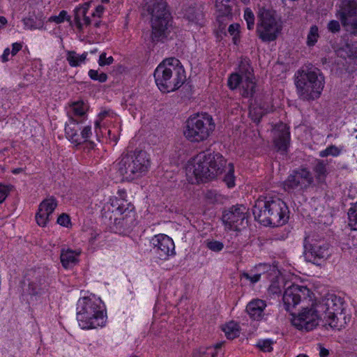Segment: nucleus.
Here are the masks:
<instances>
[{
    "instance_id": "f257e3e1",
    "label": "nucleus",
    "mask_w": 357,
    "mask_h": 357,
    "mask_svg": "<svg viewBox=\"0 0 357 357\" xmlns=\"http://www.w3.org/2000/svg\"><path fill=\"white\" fill-rule=\"evenodd\" d=\"M255 219L264 226L279 227L289 219V209L278 197L267 195L260 196L252 208Z\"/></svg>"
},
{
    "instance_id": "f03ea898",
    "label": "nucleus",
    "mask_w": 357,
    "mask_h": 357,
    "mask_svg": "<svg viewBox=\"0 0 357 357\" xmlns=\"http://www.w3.org/2000/svg\"><path fill=\"white\" fill-rule=\"evenodd\" d=\"M225 164L226 160L222 155L206 151L188 161L186 172L188 174L194 175L197 182H205L221 174Z\"/></svg>"
},
{
    "instance_id": "7ed1b4c3",
    "label": "nucleus",
    "mask_w": 357,
    "mask_h": 357,
    "mask_svg": "<svg viewBox=\"0 0 357 357\" xmlns=\"http://www.w3.org/2000/svg\"><path fill=\"white\" fill-rule=\"evenodd\" d=\"M144 10L151 16L153 43H164L167 40L172 26V16L165 0H148Z\"/></svg>"
},
{
    "instance_id": "20e7f679",
    "label": "nucleus",
    "mask_w": 357,
    "mask_h": 357,
    "mask_svg": "<svg viewBox=\"0 0 357 357\" xmlns=\"http://www.w3.org/2000/svg\"><path fill=\"white\" fill-rule=\"evenodd\" d=\"M155 83L164 93L174 91L185 81V72L180 61L174 57L165 59L154 71Z\"/></svg>"
},
{
    "instance_id": "39448f33",
    "label": "nucleus",
    "mask_w": 357,
    "mask_h": 357,
    "mask_svg": "<svg viewBox=\"0 0 357 357\" xmlns=\"http://www.w3.org/2000/svg\"><path fill=\"white\" fill-rule=\"evenodd\" d=\"M77 319L83 329L104 326L107 321L104 303L94 296L79 298L77 304Z\"/></svg>"
},
{
    "instance_id": "423d86ee",
    "label": "nucleus",
    "mask_w": 357,
    "mask_h": 357,
    "mask_svg": "<svg viewBox=\"0 0 357 357\" xmlns=\"http://www.w3.org/2000/svg\"><path fill=\"white\" fill-rule=\"evenodd\" d=\"M241 96L246 98H254L250 104L249 115L253 121L258 123L264 115L272 110V103L268 95L256 96L255 77L243 78L237 84Z\"/></svg>"
},
{
    "instance_id": "0eeeda50",
    "label": "nucleus",
    "mask_w": 357,
    "mask_h": 357,
    "mask_svg": "<svg viewBox=\"0 0 357 357\" xmlns=\"http://www.w3.org/2000/svg\"><path fill=\"white\" fill-rule=\"evenodd\" d=\"M324 77L317 69L298 70L295 84L299 98L310 101L319 98L324 87Z\"/></svg>"
},
{
    "instance_id": "6e6552de",
    "label": "nucleus",
    "mask_w": 357,
    "mask_h": 357,
    "mask_svg": "<svg viewBox=\"0 0 357 357\" xmlns=\"http://www.w3.org/2000/svg\"><path fill=\"white\" fill-rule=\"evenodd\" d=\"M123 180L132 181L142 176L150 167V159L143 151L123 153L116 164Z\"/></svg>"
},
{
    "instance_id": "1a4fd4ad",
    "label": "nucleus",
    "mask_w": 357,
    "mask_h": 357,
    "mask_svg": "<svg viewBox=\"0 0 357 357\" xmlns=\"http://www.w3.org/2000/svg\"><path fill=\"white\" fill-rule=\"evenodd\" d=\"M215 123L207 113L190 116L185 122L183 135L190 142L199 143L206 140L213 132Z\"/></svg>"
},
{
    "instance_id": "9d476101",
    "label": "nucleus",
    "mask_w": 357,
    "mask_h": 357,
    "mask_svg": "<svg viewBox=\"0 0 357 357\" xmlns=\"http://www.w3.org/2000/svg\"><path fill=\"white\" fill-rule=\"evenodd\" d=\"M282 26L277 19L275 12L264 7L259 8L257 13L256 33L264 43H271L279 36Z\"/></svg>"
},
{
    "instance_id": "9b49d317",
    "label": "nucleus",
    "mask_w": 357,
    "mask_h": 357,
    "mask_svg": "<svg viewBox=\"0 0 357 357\" xmlns=\"http://www.w3.org/2000/svg\"><path fill=\"white\" fill-rule=\"evenodd\" d=\"M317 305V310L321 312L328 324L333 328H339L337 316L342 314L344 310L343 299L335 294H328Z\"/></svg>"
},
{
    "instance_id": "f8f14e48",
    "label": "nucleus",
    "mask_w": 357,
    "mask_h": 357,
    "mask_svg": "<svg viewBox=\"0 0 357 357\" xmlns=\"http://www.w3.org/2000/svg\"><path fill=\"white\" fill-rule=\"evenodd\" d=\"M248 208L243 204H236L225 211L222 222L227 230L238 231L248 225Z\"/></svg>"
},
{
    "instance_id": "ddd939ff",
    "label": "nucleus",
    "mask_w": 357,
    "mask_h": 357,
    "mask_svg": "<svg viewBox=\"0 0 357 357\" xmlns=\"http://www.w3.org/2000/svg\"><path fill=\"white\" fill-rule=\"evenodd\" d=\"M291 319L292 324L298 330L310 331L315 328L319 319L321 318V312L317 310V305L315 303L310 307H304L297 314L294 315Z\"/></svg>"
},
{
    "instance_id": "4468645a",
    "label": "nucleus",
    "mask_w": 357,
    "mask_h": 357,
    "mask_svg": "<svg viewBox=\"0 0 357 357\" xmlns=\"http://www.w3.org/2000/svg\"><path fill=\"white\" fill-rule=\"evenodd\" d=\"M314 183V177L309 169L301 167L291 172L284 181L285 190L304 191Z\"/></svg>"
},
{
    "instance_id": "2eb2a0df",
    "label": "nucleus",
    "mask_w": 357,
    "mask_h": 357,
    "mask_svg": "<svg viewBox=\"0 0 357 357\" xmlns=\"http://www.w3.org/2000/svg\"><path fill=\"white\" fill-rule=\"evenodd\" d=\"M337 17L347 31L357 35V0H342Z\"/></svg>"
},
{
    "instance_id": "dca6fc26",
    "label": "nucleus",
    "mask_w": 357,
    "mask_h": 357,
    "mask_svg": "<svg viewBox=\"0 0 357 357\" xmlns=\"http://www.w3.org/2000/svg\"><path fill=\"white\" fill-rule=\"evenodd\" d=\"M310 294V289L304 286L292 284L288 287L283 294L282 301L284 309L288 312L291 310Z\"/></svg>"
},
{
    "instance_id": "f3484780",
    "label": "nucleus",
    "mask_w": 357,
    "mask_h": 357,
    "mask_svg": "<svg viewBox=\"0 0 357 357\" xmlns=\"http://www.w3.org/2000/svg\"><path fill=\"white\" fill-rule=\"evenodd\" d=\"M304 247L306 258L313 263L329 255L328 245L324 240L305 239Z\"/></svg>"
},
{
    "instance_id": "a211bd4d",
    "label": "nucleus",
    "mask_w": 357,
    "mask_h": 357,
    "mask_svg": "<svg viewBox=\"0 0 357 357\" xmlns=\"http://www.w3.org/2000/svg\"><path fill=\"white\" fill-rule=\"evenodd\" d=\"M155 252L160 259H167L175 254V245L173 240L167 235L160 234L154 236L151 241Z\"/></svg>"
},
{
    "instance_id": "6ab92c4d",
    "label": "nucleus",
    "mask_w": 357,
    "mask_h": 357,
    "mask_svg": "<svg viewBox=\"0 0 357 357\" xmlns=\"http://www.w3.org/2000/svg\"><path fill=\"white\" fill-rule=\"evenodd\" d=\"M87 107L83 101L73 102L66 108L68 121L65 127L73 126L83 123L86 118Z\"/></svg>"
},
{
    "instance_id": "aec40b11",
    "label": "nucleus",
    "mask_w": 357,
    "mask_h": 357,
    "mask_svg": "<svg viewBox=\"0 0 357 357\" xmlns=\"http://www.w3.org/2000/svg\"><path fill=\"white\" fill-rule=\"evenodd\" d=\"M255 77L253 69L248 59H242L238 65V72L232 73L228 79V86L234 90L237 89V84L243 78Z\"/></svg>"
},
{
    "instance_id": "412c9836",
    "label": "nucleus",
    "mask_w": 357,
    "mask_h": 357,
    "mask_svg": "<svg viewBox=\"0 0 357 357\" xmlns=\"http://www.w3.org/2000/svg\"><path fill=\"white\" fill-rule=\"evenodd\" d=\"M57 206V202L53 197L44 199L39 205L38 211L36 215L37 224L45 227L50 220L51 215Z\"/></svg>"
},
{
    "instance_id": "4be33fe9",
    "label": "nucleus",
    "mask_w": 357,
    "mask_h": 357,
    "mask_svg": "<svg viewBox=\"0 0 357 357\" xmlns=\"http://www.w3.org/2000/svg\"><path fill=\"white\" fill-rule=\"evenodd\" d=\"M273 142L279 151L282 153L287 151L290 143V132L286 124L280 123L275 126Z\"/></svg>"
},
{
    "instance_id": "5701e85b",
    "label": "nucleus",
    "mask_w": 357,
    "mask_h": 357,
    "mask_svg": "<svg viewBox=\"0 0 357 357\" xmlns=\"http://www.w3.org/2000/svg\"><path fill=\"white\" fill-rule=\"evenodd\" d=\"M79 128L78 125L65 127V132L67 139L75 145L81 144L83 142H88V139L92 135L91 126H84L79 134Z\"/></svg>"
},
{
    "instance_id": "b1692460",
    "label": "nucleus",
    "mask_w": 357,
    "mask_h": 357,
    "mask_svg": "<svg viewBox=\"0 0 357 357\" xmlns=\"http://www.w3.org/2000/svg\"><path fill=\"white\" fill-rule=\"evenodd\" d=\"M266 303L261 299H253L246 306V312L250 319L256 321L261 320L264 316Z\"/></svg>"
},
{
    "instance_id": "393cba45",
    "label": "nucleus",
    "mask_w": 357,
    "mask_h": 357,
    "mask_svg": "<svg viewBox=\"0 0 357 357\" xmlns=\"http://www.w3.org/2000/svg\"><path fill=\"white\" fill-rule=\"evenodd\" d=\"M79 251L71 249H62L60 255V259L62 266L65 268H70L78 262Z\"/></svg>"
},
{
    "instance_id": "a878e982",
    "label": "nucleus",
    "mask_w": 357,
    "mask_h": 357,
    "mask_svg": "<svg viewBox=\"0 0 357 357\" xmlns=\"http://www.w3.org/2000/svg\"><path fill=\"white\" fill-rule=\"evenodd\" d=\"M223 343H218L215 346L200 347L194 351L192 357H220L222 355V347Z\"/></svg>"
},
{
    "instance_id": "bb28decb",
    "label": "nucleus",
    "mask_w": 357,
    "mask_h": 357,
    "mask_svg": "<svg viewBox=\"0 0 357 357\" xmlns=\"http://www.w3.org/2000/svg\"><path fill=\"white\" fill-rule=\"evenodd\" d=\"M327 162L323 160H317L312 167L315 180L319 185L325 183L328 175Z\"/></svg>"
},
{
    "instance_id": "cd10ccee",
    "label": "nucleus",
    "mask_w": 357,
    "mask_h": 357,
    "mask_svg": "<svg viewBox=\"0 0 357 357\" xmlns=\"http://www.w3.org/2000/svg\"><path fill=\"white\" fill-rule=\"evenodd\" d=\"M107 118L114 119L116 118V114L112 110H103L98 114V119L95 122V132L96 136L99 137L100 135H102V126L107 125Z\"/></svg>"
},
{
    "instance_id": "c85d7f7f",
    "label": "nucleus",
    "mask_w": 357,
    "mask_h": 357,
    "mask_svg": "<svg viewBox=\"0 0 357 357\" xmlns=\"http://www.w3.org/2000/svg\"><path fill=\"white\" fill-rule=\"evenodd\" d=\"M91 1L85 2L83 4L75 8V22L79 31L83 29L82 20L85 17L86 13L90 7Z\"/></svg>"
},
{
    "instance_id": "c756f323",
    "label": "nucleus",
    "mask_w": 357,
    "mask_h": 357,
    "mask_svg": "<svg viewBox=\"0 0 357 357\" xmlns=\"http://www.w3.org/2000/svg\"><path fill=\"white\" fill-rule=\"evenodd\" d=\"M111 205L114 208L112 211L114 210L119 214L123 215L125 213H130L133 210V206L130 205L125 201L123 199H118L115 197L114 199H111Z\"/></svg>"
},
{
    "instance_id": "7c9ffc66",
    "label": "nucleus",
    "mask_w": 357,
    "mask_h": 357,
    "mask_svg": "<svg viewBox=\"0 0 357 357\" xmlns=\"http://www.w3.org/2000/svg\"><path fill=\"white\" fill-rule=\"evenodd\" d=\"M87 55V52H84L82 54L79 55L75 51H68L66 60L71 67H77L85 61Z\"/></svg>"
},
{
    "instance_id": "2f4dec72",
    "label": "nucleus",
    "mask_w": 357,
    "mask_h": 357,
    "mask_svg": "<svg viewBox=\"0 0 357 357\" xmlns=\"http://www.w3.org/2000/svg\"><path fill=\"white\" fill-rule=\"evenodd\" d=\"M223 172H226L223 178L224 182L228 188H233L235 185L234 167L233 163L229 162L227 165L226 163L223 167Z\"/></svg>"
},
{
    "instance_id": "473e14b6",
    "label": "nucleus",
    "mask_w": 357,
    "mask_h": 357,
    "mask_svg": "<svg viewBox=\"0 0 357 357\" xmlns=\"http://www.w3.org/2000/svg\"><path fill=\"white\" fill-rule=\"evenodd\" d=\"M343 149V146H337L331 144L327 146L325 149L319 152V156L321 158H326L330 155L333 157H337L342 154Z\"/></svg>"
},
{
    "instance_id": "72a5a7b5",
    "label": "nucleus",
    "mask_w": 357,
    "mask_h": 357,
    "mask_svg": "<svg viewBox=\"0 0 357 357\" xmlns=\"http://www.w3.org/2000/svg\"><path fill=\"white\" fill-rule=\"evenodd\" d=\"M319 37L320 36L318 26L317 25L311 26L307 36V46L309 47H314L317 43Z\"/></svg>"
},
{
    "instance_id": "f704fd0d",
    "label": "nucleus",
    "mask_w": 357,
    "mask_h": 357,
    "mask_svg": "<svg viewBox=\"0 0 357 357\" xmlns=\"http://www.w3.org/2000/svg\"><path fill=\"white\" fill-rule=\"evenodd\" d=\"M223 331L228 339L232 340L239 335L238 325L234 321H231L225 325Z\"/></svg>"
},
{
    "instance_id": "c9c22d12",
    "label": "nucleus",
    "mask_w": 357,
    "mask_h": 357,
    "mask_svg": "<svg viewBox=\"0 0 357 357\" xmlns=\"http://www.w3.org/2000/svg\"><path fill=\"white\" fill-rule=\"evenodd\" d=\"M348 217L349 225L354 230H357V202L349 209Z\"/></svg>"
},
{
    "instance_id": "e433bc0d",
    "label": "nucleus",
    "mask_w": 357,
    "mask_h": 357,
    "mask_svg": "<svg viewBox=\"0 0 357 357\" xmlns=\"http://www.w3.org/2000/svg\"><path fill=\"white\" fill-rule=\"evenodd\" d=\"M243 17L246 22L248 29L253 30L255 26V17L250 8H246L245 9Z\"/></svg>"
},
{
    "instance_id": "4c0bfd02",
    "label": "nucleus",
    "mask_w": 357,
    "mask_h": 357,
    "mask_svg": "<svg viewBox=\"0 0 357 357\" xmlns=\"http://www.w3.org/2000/svg\"><path fill=\"white\" fill-rule=\"evenodd\" d=\"M89 77L95 81H98L99 82L103 83L105 82L107 79V75L105 73H99L96 70H90L89 71Z\"/></svg>"
},
{
    "instance_id": "58836bf2",
    "label": "nucleus",
    "mask_w": 357,
    "mask_h": 357,
    "mask_svg": "<svg viewBox=\"0 0 357 357\" xmlns=\"http://www.w3.org/2000/svg\"><path fill=\"white\" fill-rule=\"evenodd\" d=\"M261 273H252V271L250 273L243 272L241 274V278H245L248 280L250 284H255L257 282L259 281L261 278Z\"/></svg>"
},
{
    "instance_id": "ea45409f",
    "label": "nucleus",
    "mask_w": 357,
    "mask_h": 357,
    "mask_svg": "<svg viewBox=\"0 0 357 357\" xmlns=\"http://www.w3.org/2000/svg\"><path fill=\"white\" fill-rule=\"evenodd\" d=\"M206 247L213 252H220L224 248V244L218 241H206Z\"/></svg>"
},
{
    "instance_id": "a19ab883",
    "label": "nucleus",
    "mask_w": 357,
    "mask_h": 357,
    "mask_svg": "<svg viewBox=\"0 0 357 357\" xmlns=\"http://www.w3.org/2000/svg\"><path fill=\"white\" fill-rule=\"evenodd\" d=\"M273 341L271 340H261L257 343V346L263 351L270 352L273 350Z\"/></svg>"
},
{
    "instance_id": "79ce46f5",
    "label": "nucleus",
    "mask_w": 357,
    "mask_h": 357,
    "mask_svg": "<svg viewBox=\"0 0 357 357\" xmlns=\"http://www.w3.org/2000/svg\"><path fill=\"white\" fill-rule=\"evenodd\" d=\"M70 17H68V13L66 10H61L59 15L51 16L49 18L50 22H55L56 24H61L65 20H69Z\"/></svg>"
},
{
    "instance_id": "37998d69",
    "label": "nucleus",
    "mask_w": 357,
    "mask_h": 357,
    "mask_svg": "<svg viewBox=\"0 0 357 357\" xmlns=\"http://www.w3.org/2000/svg\"><path fill=\"white\" fill-rule=\"evenodd\" d=\"M230 0H215V6L220 12L223 14H228L230 13V8L226 3Z\"/></svg>"
},
{
    "instance_id": "c03bdc74",
    "label": "nucleus",
    "mask_w": 357,
    "mask_h": 357,
    "mask_svg": "<svg viewBox=\"0 0 357 357\" xmlns=\"http://www.w3.org/2000/svg\"><path fill=\"white\" fill-rule=\"evenodd\" d=\"M113 62H114V58L112 56L107 57V54L105 52H102L100 54V55L99 56V60H98L99 66H109V65L112 64Z\"/></svg>"
},
{
    "instance_id": "a18cd8bd",
    "label": "nucleus",
    "mask_w": 357,
    "mask_h": 357,
    "mask_svg": "<svg viewBox=\"0 0 357 357\" xmlns=\"http://www.w3.org/2000/svg\"><path fill=\"white\" fill-rule=\"evenodd\" d=\"M344 50L345 51L347 56L351 59H357V47H354V45H347Z\"/></svg>"
},
{
    "instance_id": "49530a36",
    "label": "nucleus",
    "mask_w": 357,
    "mask_h": 357,
    "mask_svg": "<svg viewBox=\"0 0 357 357\" xmlns=\"http://www.w3.org/2000/svg\"><path fill=\"white\" fill-rule=\"evenodd\" d=\"M22 22L26 29H35L38 27L36 22L33 17H25L22 20Z\"/></svg>"
},
{
    "instance_id": "de8ad7c7",
    "label": "nucleus",
    "mask_w": 357,
    "mask_h": 357,
    "mask_svg": "<svg viewBox=\"0 0 357 357\" xmlns=\"http://www.w3.org/2000/svg\"><path fill=\"white\" fill-rule=\"evenodd\" d=\"M11 186L0 184V204L2 203L7 197Z\"/></svg>"
},
{
    "instance_id": "09e8293b",
    "label": "nucleus",
    "mask_w": 357,
    "mask_h": 357,
    "mask_svg": "<svg viewBox=\"0 0 357 357\" xmlns=\"http://www.w3.org/2000/svg\"><path fill=\"white\" fill-rule=\"evenodd\" d=\"M327 28L332 33H337L340 30V24L338 21L331 20L328 23Z\"/></svg>"
},
{
    "instance_id": "8fccbe9b",
    "label": "nucleus",
    "mask_w": 357,
    "mask_h": 357,
    "mask_svg": "<svg viewBox=\"0 0 357 357\" xmlns=\"http://www.w3.org/2000/svg\"><path fill=\"white\" fill-rule=\"evenodd\" d=\"M70 222L69 216L67 214L63 213L57 218V223L63 227H68Z\"/></svg>"
},
{
    "instance_id": "3c124183",
    "label": "nucleus",
    "mask_w": 357,
    "mask_h": 357,
    "mask_svg": "<svg viewBox=\"0 0 357 357\" xmlns=\"http://www.w3.org/2000/svg\"><path fill=\"white\" fill-rule=\"evenodd\" d=\"M240 25L237 23L229 25L228 28V32L231 36H234V39H236V36L239 33Z\"/></svg>"
},
{
    "instance_id": "603ef678",
    "label": "nucleus",
    "mask_w": 357,
    "mask_h": 357,
    "mask_svg": "<svg viewBox=\"0 0 357 357\" xmlns=\"http://www.w3.org/2000/svg\"><path fill=\"white\" fill-rule=\"evenodd\" d=\"M197 11L194 8H190L189 10H186L185 13V16L192 22H194L197 19Z\"/></svg>"
},
{
    "instance_id": "864d4df0",
    "label": "nucleus",
    "mask_w": 357,
    "mask_h": 357,
    "mask_svg": "<svg viewBox=\"0 0 357 357\" xmlns=\"http://www.w3.org/2000/svg\"><path fill=\"white\" fill-rule=\"evenodd\" d=\"M30 293L33 295H37L40 293L41 288L36 286L33 282H31L29 284Z\"/></svg>"
},
{
    "instance_id": "5fc2aeb1",
    "label": "nucleus",
    "mask_w": 357,
    "mask_h": 357,
    "mask_svg": "<svg viewBox=\"0 0 357 357\" xmlns=\"http://www.w3.org/2000/svg\"><path fill=\"white\" fill-rule=\"evenodd\" d=\"M22 47V45L20 43H14L12 45L11 54L15 55Z\"/></svg>"
},
{
    "instance_id": "6e6d98bb",
    "label": "nucleus",
    "mask_w": 357,
    "mask_h": 357,
    "mask_svg": "<svg viewBox=\"0 0 357 357\" xmlns=\"http://www.w3.org/2000/svg\"><path fill=\"white\" fill-rule=\"evenodd\" d=\"M104 10H105V8L102 6L99 5L96 8V10H95V12L93 13L92 15L93 17L98 16V17H100L102 15V14L103 13Z\"/></svg>"
},
{
    "instance_id": "4d7b16f0",
    "label": "nucleus",
    "mask_w": 357,
    "mask_h": 357,
    "mask_svg": "<svg viewBox=\"0 0 357 357\" xmlns=\"http://www.w3.org/2000/svg\"><path fill=\"white\" fill-rule=\"evenodd\" d=\"M10 54V51L8 48H6L1 56V59L3 62H6L8 61V56Z\"/></svg>"
},
{
    "instance_id": "13d9d810",
    "label": "nucleus",
    "mask_w": 357,
    "mask_h": 357,
    "mask_svg": "<svg viewBox=\"0 0 357 357\" xmlns=\"http://www.w3.org/2000/svg\"><path fill=\"white\" fill-rule=\"evenodd\" d=\"M82 22L83 24V27L84 26H87L90 25V24H91V20H90L89 17H87L86 15L85 16V17H84L82 20Z\"/></svg>"
},
{
    "instance_id": "bf43d9fd",
    "label": "nucleus",
    "mask_w": 357,
    "mask_h": 357,
    "mask_svg": "<svg viewBox=\"0 0 357 357\" xmlns=\"http://www.w3.org/2000/svg\"><path fill=\"white\" fill-rule=\"evenodd\" d=\"M328 355V351L324 348H322L320 351L321 357H326Z\"/></svg>"
},
{
    "instance_id": "052dcab7",
    "label": "nucleus",
    "mask_w": 357,
    "mask_h": 357,
    "mask_svg": "<svg viewBox=\"0 0 357 357\" xmlns=\"http://www.w3.org/2000/svg\"><path fill=\"white\" fill-rule=\"evenodd\" d=\"M23 169L22 168H15L12 170V173L14 174H18L21 172H22Z\"/></svg>"
},
{
    "instance_id": "680f3d73",
    "label": "nucleus",
    "mask_w": 357,
    "mask_h": 357,
    "mask_svg": "<svg viewBox=\"0 0 357 357\" xmlns=\"http://www.w3.org/2000/svg\"><path fill=\"white\" fill-rule=\"evenodd\" d=\"M8 22L6 18L3 16H0V24L2 25L6 24Z\"/></svg>"
},
{
    "instance_id": "e2e57ef3",
    "label": "nucleus",
    "mask_w": 357,
    "mask_h": 357,
    "mask_svg": "<svg viewBox=\"0 0 357 357\" xmlns=\"http://www.w3.org/2000/svg\"><path fill=\"white\" fill-rule=\"evenodd\" d=\"M89 146L91 149H93L95 144L93 142H89Z\"/></svg>"
},
{
    "instance_id": "0e129e2a",
    "label": "nucleus",
    "mask_w": 357,
    "mask_h": 357,
    "mask_svg": "<svg viewBox=\"0 0 357 357\" xmlns=\"http://www.w3.org/2000/svg\"><path fill=\"white\" fill-rule=\"evenodd\" d=\"M242 2H243L244 3H248L250 0H241Z\"/></svg>"
},
{
    "instance_id": "69168bd1",
    "label": "nucleus",
    "mask_w": 357,
    "mask_h": 357,
    "mask_svg": "<svg viewBox=\"0 0 357 357\" xmlns=\"http://www.w3.org/2000/svg\"><path fill=\"white\" fill-rule=\"evenodd\" d=\"M109 0H101L102 3H108Z\"/></svg>"
},
{
    "instance_id": "338daca9",
    "label": "nucleus",
    "mask_w": 357,
    "mask_h": 357,
    "mask_svg": "<svg viewBox=\"0 0 357 357\" xmlns=\"http://www.w3.org/2000/svg\"><path fill=\"white\" fill-rule=\"evenodd\" d=\"M107 134H108L109 137H110V135H111V130H107Z\"/></svg>"
},
{
    "instance_id": "774afa93",
    "label": "nucleus",
    "mask_w": 357,
    "mask_h": 357,
    "mask_svg": "<svg viewBox=\"0 0 357 357\" xmlns=\"http://www.w3.org/2000/svg\"><path fill=\"white\" fill-rule=\"evenodd\" d=\"M99 24H100V22H96L95 26L98 27V26H99Z\"/></svg>"
}]
</instances>
